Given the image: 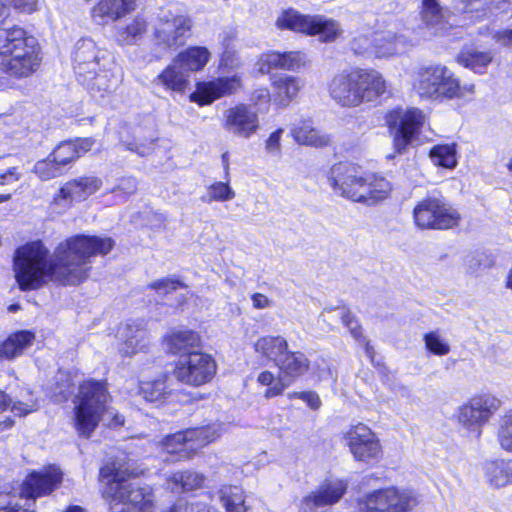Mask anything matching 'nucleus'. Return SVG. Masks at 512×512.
I'll use <instances>...</instances> for the list:
<instances>
[{
    "mask_svg": "<svg viewBox=\"0 0 512 512\" xmlns=\"http://www.w3.org/2000/svg\"><path fill=\"white\" fill-rule=\"evenodd\" d=\"M139 474L130 463L113 462L100 470V478L106 480L104 494L112 499L111 512H152L153 493L149 486L127 482L126 478Z\"/></svg>",
    "mask_w": 512,
    "mask_h": 512,
    "instance_id": "obj_2",
    "label": "nucleus"
},
{
    "mask_svg": "<svg viewBox=\"0 0 512 512\" xmlns=\"http://www.w3.org/2000/svg\"><path fill=\"white\" fill-rule=\"evenodd\" d=\"M456 60L458 64L465 68L483 74L493 61V54L491 51H480L474 47H466L460 51Z\"/></svg>",
    "mask_w": 512,
    "mask_h": 512,
    "instance_id": "obj_35",
    "label": "nucleus"
},
{
    "mask_svg": "<svg viewBox=\"0 0 512 512\" xmlns=\"http://www.w3.org/2000/svg\"><path fill=\"white\" fill-rule=\"evenodd\" d=\"M287 398L292 400V399H300L302 400L303 402L306 403V405L316 411L318 410L321 405H322V401L319 397V395L314 392V391H293V392H289L287 393Z\"/></svg>",
    "mask_w": 512,
    "mask_h": 512,
    "instance_id": "obj_57",
    "label": "nucleus"
},
{
    "mask_svg": "<svg viewBox=\"0 0 512 512\" xmlns=\"http://www.w3.org/2000/svg\"><path fill=\"white\" fill-rule=\"evenodd\" d=\"M74 63L76 75L87 77L90 71L106 66V51L99 49L91 39H81L76 44Z\"/></svg>",
    "mask_w": 512,
    "mask_h": 512,
    "instance_id": "obj_21",
    "label": "nucleus"
},
{
    "mask_svg": "<svg viewBox=\"0 0 512 512\" xmlns=\"http://www.w3.org/2000/svg\"><path fill=\"white\" fill-rule=\"evenodd\" d=\"M192 28L189 15L178 11H162L153 27L155 43L164 48H177L185 41Z\"/></svg>",
    "mask_w": 512,
    "mask_h": 512,
    "instance_id": "obj_10",
    "label": "nucleus"
},
{
    "mask_svg": "<svg viewBox=\"0 0 512 512\" xmlns=\"http://www.w3.org/2000/svg\"><path fill=\"white\" fill-rule=\"evenodd\" d=\"M218 498L226 512H248L244 491L238 486L225 485L218 490Z\"/></svg>",
    "mask_w": 512,
    "mask_h": 512,
    "instance_id": "obj_39",
    "label": "nucleus"
},
{
    "mask_svg": "<svg viewBox=\"0 0 512 512\" xmlns=\"http://www.w3.org/2000/svg\"><path fill=\"white\" fill-rule=\"evenodd\" d=\"M235 191L228 183L215 182L207 187L206 193L201 197L206 203L230 201L235 198Z\"/></svg>",
    "mask_w": 512,
    "mask_h": 512,
    "instance_id": "obj_49",
    "label": "nucleus"
},
{
    "mask_svg": "<svg viewBox=\"0 0 512 512\" xmlns=\"http://www.w3.org/2000/svg\"><path fill=\"white\" fill-rule=\"evenodd\" d=\"M16 10L24 13H32L37 9V0H9Z\"/></svg>",
    "mask_w": 512,
    "mask_h": 512,
    "instance_id": "obj_62",
    "label": "nucleus"
},
{
    "mask_svg": "<svg viewBox=\"0 0 512 512\" xmlns=\"http://www.w3.org/2000/svg\"><path fill=\"white\" fill-rule=\"evenodd\" d=\"M434 165L452 169L457 165L455 144L435 145L429 153Z\"/></svg>",
    "mask_w": 512,
    "mask_h": 512,
    "instance_id": "obj_46",
    "label": "nucleus"
},
{
    "mask_svg": "<svg viewBox=\"0 0 512 512\" xmlns=\"http://www.w3.org/2000/svg\"><path fill=\"white\" fill-rule=\"evenodd\" d=\"M222 127L231 135L249 139L259 129V117L250 105L238 104L224 111Z\"/></svg>",
    "mask_w": 512,
    "mask_h": 512,
    "instance_id": "obj_16",
    "label": "nucleus"
},
{
    "mask_svg": "<svg viewBox=\"0 0 512 512\" xmlns=\"http://www.w3.org/2000/svg\"><path fill=\"white\" fill-rule=\"evenodd\" d=\"M484 475L492 488H502L512 485V460L495 459L485 462Z\"/></svg>",
    "mask_w": 512,
    "mask_h": 512,
    "instance_id": "obj_31",
    "label": "nucleus"
},
{
    "mask_svg": "<svg viewBox=\"0 0 512 512\" xmlns=\"http://www.w3.org/2000/svg\"><path fill=\"white\" fill-rule=\"evenodd\" d=\"M257 383L267 387L264 392V397L266 399H271L281 395L289 385V383H286L281 373L275 375L268 370H264L258 374Z\"/></svg>",
    "mask_w": 512,
    "mask_h": 512,
    "instance_id": "obj_44",
    "label": "nucleus"
},
{
    "mask_svg": "<svg viewBox=\"0 0 512 512\" xmlns=\"http://www.w3.org/2000/svg\"><path fill=\"white\" fill-rule=\"evenodd\" d=\"M351 49L355 54L374 56V34L355 37L351 42Z\"/></svg>",
    "mask_w": 512,
    "mask_h": 512,
    "instance_id": "obj_55",
    "label": "nucleus"
},
{
    "mask_svg": "<svg viewBox=\"0 0 512 512\" xmlns=\"http://www.w3.org/2000/svg\"><path fill=\"white\" fill-rule=\"evenodd\" d=\"M174 512H218L213 506L203 502H179L174 506Z\"/></svg>",
    "mask_w": 512,
    "mask_h": 512,
    "instance_id": "obj_59",
    "label": "nucleus"
},
{
    "mask_svg": "<svg viewBox=\"0 0 512 512\" xmlns=\"http://www.w3.org/2000/svg\"><path fill=\"white\" fill-rule=\"evenodd\" d=\"M241 86V78L238 75L222 77L213 81L197 84L196 90L190 99L199 105H208L213 101L234 93Z\"/></svg>",
    "mask_w": 512,
    "mask_h": 512,
    "instance_id": "obj_20",
    "label": "nucleus"
},
{
    "mask_svg": "<svg viewBox=\"0 0 512 512\" xmlns=\"http://www.w3.org/2000/svg\"><path fill=\"white\" fill-rule=\"evenodd\" d=\"M311 33L309 35H318L322 42H331L341 35V28L338 22L321 15H315L313 19Z\"/></svg>",
    "mask_w": 512,
    "mask_h": 512,
    "instance_id": "obj_42",
    "label": "nucleus"
},
{
    "mask_svg": "<svg viewBox=\"0 0 512 512\" xmlns=\"http://www.w3.org/2000/svg\"><path fill=\"white\" fill-rule=\"evenodd\" d=\"M253 347L255 353L276 365L288 350V342L281 335H266L259 337Z\"/></svg>",
    "mask_w": 512,
    "mask_h": 512,
    "instance_id": "obj_32",
    "label": "nucleus"
},
{
    "mask_svg": "<svg viewBox=\"0 0 512 512\" xmlns=\"http://www.w3.org/2000/svg\"><path fill=\"white\" fill-rule=\"evenodd\" d=\"M205 481L204 475L195 471H177L167 478V484L174 492H190L201 488Z\"/></svg>",
    "mask_w": 512,
    "mask_h": 512,
    "instance_id": "obj_38",
    "label": "nucleus"
},
{
    "mask_svg": "<svg viewBox=\"0 0 512 512\" xmlns=\"http://www.w3.org/2000/svg\"><path fill=\"white\" fill-rule=\"evenodd\" d=\"M291 133L294 140L301 145L324 147L331 142L329 135L315 128L311 120H304L294 125Z\"/></svg>",
    "mask_w": 512,
    "mask_h": 512,
    "instance_id": "obj_34",
    "label": "nucleus"
},
{
    "mask_svg": "<svg viewBox=\"0 0 512 512\" xmlns=\"http://www.w3.org/2000/svg\"><path fill=\"white\" fill-rule=\"evenodd\" d=\"M497 442L504 451L512 453V408L507 410L499 420Z\"/></svg>",
    "mask_w": 512,
    "mask_h": 512,
    "instance_id": "obj_48",
    "label": "nucleus"
},
{
    "mask_svg": "<svg viewBox=\"0 0 512 512\" xmlns=\"http://www.w3.org/2000/svg\"><path fill=\"white\" fill-rule=\"evenodd\" d=\"M424 114L417 108L397 109L387 116V123L393 136V146L398 154L406 151L415 135L424 124Z\"/></svg>",
    "mask_w": 512,
    "mask_h": 512,
    "instance_id": "obj_12",
    "label": "nucleus"
},
{
    "mask_svg": "<svg viewBox=\"0 0 512 512\" xmlns=\"http://www.w3.org/2000/svg\"><path fill=\"white\" fill-rule=\"evenodd\" d=\"M304 85L301 78L292 75H274L271 78L274 100L281 106H287Z\"/></svg>",
    "mask_w": 512,
    "mask_h": 512,
    "instance_id": "obj_28",
    "label": "nucleus"
},
{
    "mask_svg": "<svg viewBox=\"0 0 512 512\" xmlns=\"http://www.w3.org/2000/svg\"><path fill=\"white\" fill-rule=\"evenodd\" d=\"M189 74L173 59L159 75L158 81L166 89L183 93L189 84Z\"/></svg>",
    "mask_w": 512,
    "mask_h": 512,
    "instance_id": "obj_37",
    "label": "nucleus"
},
{
    "mask_svg": "<svg viewBox=\"0 0 512 512\" xmlns=\"http://www.w3.org/2000/svg\"><path fill=\"white\" fill-rule=\"evenodd\" d=\"M94 142V139L90 137L64 141L57 145L50 154L54 157V161L63 168L90 151Z\"/></svg>",
    "mask_w": 512,
    "mask_h": 512,
    "instance_id": "obj_26",
    "label": "nucleus"
},
{
    "mask_svg": "<svg viewBox=\"0 0 512 512\" xmlns=\"http://www.w3.org/2000/svg\"><path fill=\"white\" fill-rule=\"evenodd\" d=\"M256 66L261 74H267L272 69H282L281 53L269 51L261 54L257 59Z\"/></svg>",
    "mask_w": 512,
    "mask_h": 512,
    "instance_id": "obj_52",
    "label": "nucleus"
},
{
    "mask_svg": "<svg viewBox=\"0 0 512 512\" xmlns=\"http://www.w3.org/2000/svg\"><path fill=\"white\" fill-rule=\"evenodd\" d=\"M40 65L36 39L24 29H0V70L16 78L34 73Z\"/></svg>",
    "mask_w": 512,
    "mask_h": 512,
    "instance_id": "obj_6",
    "label": "nucleus"
},
{
    "mask_svg": "<svg viewBox=\"0 0 512 512\" xmlns=\"http://www.w3.org/2000/svg\"><path fill=\"white\" fill-rule=\"evenodd\" d=\"M167 380L168 376L166 374H161L154 380L141 381L139 386V394L147 402L160 403L170 393Z\"/></svg>",
    "mask_w": 512,
    "mask_h": 512,
    "instance_id": "obj_41",
    "label": "nucleus"
},
{
    "mask_svg": "<svg viewBox=\"0 0 512 512\" xmlns=\"http://www.w3.org/2000/svg\"><path fill=\"white\" fill-rule=\"evenodd\" d=\"M412 86L420 97L432 100L460 98L474 92V85L461 86L455 74L442 64L416 68Z\"/></svg>",
    "mask_w": 512,
    "mask_h": 512,
    "instance_id": "obj_7",
    "label": "nucleus"
},
{
    "mask_svg": "<svg viewBox=\"0 0 512 512\" xmlns=\"http://www.w3.org/2000/svg\"><path fill=\"white\" fill-rule=\"evenodd\" d=\"M347 490L343 480H333L322 484L301 500L300 512H322L327 506L337 503Z\"/></svg>",
    "mask_w": 512,
    "mask_h": 512,
    "instance_id": "obj_19",
    "label": "nucleus"
},
{
    "mask_svg": "<svg viewBox=\"0 0 512 512\" xmlns=\"http://www.w3.org/2000/svg\"><path fill=\"white\" fill-rule=\"evenodd\" d=\"M419 502L418 495L412 490L388 487L360 498L357 507L359 512H409Z\"/></svg>",
    "mask_w": 512,
    "mask_h": 512,
    "instance_id": "obj_9",
    "label": "nucleus"
},
{
    "mask_svg": "<svg viewBox=\"0 0 512 512\" xmlns=\"http://www.w3.org/2000/svg\"><path fill=\"white\" fill-rule=\"evenodd\" d=\"M421 19L435 34H444L452 27L449 12L437 0H422Z\"/></svg>",
    "mask_w": 512,
    "mask_h": 512,
    "instance_id": "obj_29",
    "label": "nucleus"
},
{
    "mask_svg": "<svg viewBox=\"0 0 512 512\" xmlns=\"http://www.w3.org/2000/svg\"><path fill=\"white\" fill-rule=\"evenodd\" d=\"M408 47L406 38L392 31L374 33V57L389 58L404 53Z\"/></svg>",
    "mask_w": 512,
    "mask_h": 512,
    "instance_id": "obj_27",
    "label": "nucleus"
},
{
    "mask_svg": "<svg viewBox=\"0 0 512 512\" xmlns=\"http://www.w3.org/2000/svg\"><path fill=\"white\" fill-rule=\"evenodd\" d=\"M284 130L282 128L272 132L265 143L267 153L271 155H279L281 152V137Z\"/></svg>",
    "mask_w": 512,
    "mask_h": 512,
    "instance_id": "obj_60",
    "label": "nucleus"
},
{
    "mask_svg": "<svg viewBox=\"0 0 512 512\" xmlns=\"http://www.w3.org/2000/svg\"><path fill=\"white\" fill-rule=\"evenodd\" d=\"M413 217L415 224H456L461 220L457 209L437 197L421 200L413 209Z\"/></svg>",
    "mask_w": 512,
    "mask_h": 512,
    "instance_id": "obj_17",
    "label": "nucleus"
},
{
    "mask_svg": "<svg viewBox=\"0 0 512 512\" xmlns=\"http://www.w3.org/2000/svg\"><path fill=\"white\" fill-rule=\"evenodd\" d=\"M109 394L104 383L88 380L79 387L75 403L76 428L80 434L89 436L100 421L110 426L124 424L123 416L108 407Z\"/></svg>",
    "mask_w": 512,
    "mask_h": 512,
    "instance_id": "obj_5",
    "label": "nucleus"
},
{
    "mask_svg": "<svg viewBox=\"0 0 512 512\" xmlns=\"http://www.w3.org/2000/svg\"><path fill=\"white\" fill-rule=\"evenodd\" d=\"M485 255L483 253H469L463 258V265L467 273L476 274L482 267L488 264L484 261Z\"/></svg>",
    "mask_w": 512,
    "mask_h": 512,
    "instance_id": "obj_58",
    "label": "nucleus"
},
{
    "mask_svg": "<svg viewBox=\"0 0 512 512\" xmlns=\"http://www.w3.org/2000/svg\"><path fill=\"white\" fill-rule=\"evenodd\" d=\"M150 287L155 290L159 295H168L179 289H186V285L179 279L174 277H167L156 280L150 284Z\"/></svg>",
    "mask_w": 512,
    "mask_h": 512,
    "instance_id": "obj_53",
    "label": "nucleus"
},
{
    "mask_svg": "<svg viewBox=\"0 0 512 512\" xmlns=\"http://www.w3.org/2000/svg\"><path fill=\"white\" fill-rule=\"evenodd\" d=\"M342 440L356 461L368 463L381 456L382 449L376 433L363 423L345 430Z\"/></svg>",
    "mask_w": 512,
    "mask_h": 512,
    "instance_id": "obj_13",
    "label": "nucleus"
},
{
    "mask_svg": "<svg viewBox=\"0 0 512 512\" xmlns=\"http://www.w3.org/2000/svg\"><path fill=\"white\" fill-rule=\"evenodd\" d=\"M492 38L496 43L502 46H511L512 45V29H505L501 31H496L492 34Z\"/></svg>",
    "mask_w": 512,
    "mask_h": 512,
    "instance_id": "obj_63",
    "label": "nucleus"
},
{
    "mask_svg": "<svg viewBox=\"0 0 512 512\" xmlns=\"http://www.w3.org/2000/svg\"><path fill=\"white\" fill-rule=\"evenodd\" d=\"M329 182L335 194L368 205L385 199L391 191L385 178L363 175L359 167L347 162L332 166Z\"/></svg>",
    "mask_w": 512,
    "mask_h": 512,
    "instance_id": "obj_4",
    "label": "nucleus"
},
{
    "mask_svg": "<svg viewBox=\"0 0 512 512\" xmlns=\"http://www.w3.org/2000/svg\"><path fill=\"white\" fill-rule=\"evenodd\" d=\"M217 370L214 358L203 351L192 353L191 356L177 360L173 375L181 383L190 386H201L210 382Z\"/></svg>",
    "mask_w": 512,
    "mask_h": 512,
    "instance_id": "obj_11",
    "label": "nucleus"
},
{
    "mask_svg": "<svg viewBox=\"0 0 512 512\" xmlns=\"http://www.w3.org/2000/svg\"><path fill=\"white\" fill-rule=\"evenodd\" d=\"M282 69L296 70L306 65V56L299 51H289L281 53Z\"/></svg>",
    "mask_w": 512,
    "mask_h": 512,
    "instance_id": "obj_56",
    "label": "nucleus"
},
{
    "mask_svg": "<svg viewBox=\"0 0 512 512\" xmlns=\"http://www.w3.org/2000/svg\"><path fill=\"white\" fill-rule=\"evenodd\" d=\"M335 318L341 319L342 323L350 330L354 338L357 339L361 336V328L358 325L357 320L351 315L350 311L345 308L324 310L320 314L318 321L329 323L331 320Z\"/></svg>",
    "mask_w": 512,
    "mask_h": 512,
    "instance_id": "obj_45",
    "label": "nucleus"
},
{
    "mask_svg": "<svg viewBox=\"0 0 512 512\" xmlns=\"http://www.w3.org/2000/svg\"><path fill=\"white\" fill-rule=\"evenodd\" d=\"M116 189L126 194H132L137 189V180L134 177H124L120 180Z\"/></svg>",
    "mask_w": 512,
    "mask_h": 512,
    "instance_id": "obj_64",
    "label": "nucleus"
},
{
    "mask_svg": "<svg viewBox=\"0 0 512 512\" xmlns=\"http://www.w3.org/2000/svg\"><path fill=\"white\" fill-rule=\"evenodd\" d=\"M35 341V334L28 330L11 334L6 340L0 342V359H14L30 348Z\"/></svg>",
    "mask_w": 512,
    "mask_h": 512,
    "instance_id": "obj_33",
    "label": "nucleus"
},
{
    "mask_svg": "<svg viewBox=\"0 0 512 512\" xmlns=\"http://www.w3.org/2000/svg\"><path fill=\"white\" fill-rule=\"evenodd\" d=\"M126 149L138 154L139 156H147L153 151V142L138 143L137 141L130 142L126 145Z\"/></svg>",
    "mask_w": 512,
    "mask_h": 512,
    "instance_id": "obj_61",
    "label": "nucleus"
},
{
    "mask_svg": "<svg viewBox=\"0 0 512 512\" xmlns=\"http://www.w3.org/2000/svg\"><path fill=\"white\" fill-rule=\"evenodd\" d=\"M499 408V401L490 395L473 397L468 403L460 407L458 420L466 429L481 434L482 426Z\"/></svg>",
    "mask_w": 512,
    "mask_h": 512,
    "instance_id": "obj_15",
    "label": "nucleus"
},
{
    "mask_svg": "<svg viewBox=\"0 0 512 512\" xmlns=\"http://www.w3.org/2000/svg\"><path fill=\"white\" fill-rule=\"evenodd\" d=\"M386 91V81L376 70H344L335 74L328 84L331 99L348 108L373 101Z\"/></svg>",
    "mask_w": 512,
    "mask_h": 512,
    "instance_id": "obj_3",
    "label": "nucleus"
},
{
    "mask_svg": "<svg viewBox=\"0 0 512 512\" xmlns=\"http://www.w3.org/2000/svg\"><path fill=\"white\" fill-rule=\"evenodd\" d=\"M33 172L42 181H48L57 178L63 174V168L54 161V157L49 154L45 159L39 160L33 167Z\"/></svg>",
    "mask_w": 512,
    "mask_h": 512,
    "instance_id": "obj_47",
    "label": "nucleus"
},
{
    "mask_svg": "<svg viewBox=\"0 0 512 512\" xmlns=\"http://www.w3.org/2000/svg\"><path fill=\"white\" fill-rule=\"evenodd\" d=\"M310 362L306 355L300 351H289L282 356L276 364L285 381H295L309 369Z\"/></svg>",
    "mask_w": 512,
    "mask_h": 512,
    "instance_id": "obj_30",
    "label": "nucleus"
},
{
    "mask_svg": "<svg viewBox=\"0 0 512 512\" xmlns=\"http://www.w3.org/2000/svg\"><path fill=\"white\" fill-rule=\"evenodd\" d=\"M10 408L15 416H26L27 414L36 410V404L33 401L29 402H13L10 397L2 390H0V412Z\"/></svg>",
    "mask_w": 512,
    "mask_h": 512,
    "instance_id": "obj_50",
    "label": "nucleus"
},
{
    "mask_svg": "<svg viewBox=\"0 0 512 512\" xmlns=\"http://www.w3.org/2000/svg\"><path fill=\"white\" fill-rule=\"evenodd\" d=\"M114 246L110 237L76 235L59 242L51 253L41 240L29 241L15 251V277L21 290L50 281L77 285L88 277L93 259L106 256Z\"/></svg>",
    "mask_w": 512,
    "mask_h": 512,
    "instance_id": "obj_1",
    "label": "nucleus"
},
{
    "mask_svg": "<svg viewBox=\"0 0 512 512\" xmlns=\"http://www.w3.org/2000/svg\"><path fill=\"white\" fill-rule=\"evenodd\" d=\"M147 30L146 21L137 16L125 27L119 28L116 40L121 45H131L143 37Z\"/></svg>",
    "mask_w": 512,
    "mask_h": 512,
    "instance_id": "obj_43",
    "label": "nucleus"
},
{
    "mask_svg": "<svg viewBox=\"0 0 512 512\" xmlns=\"http://www.w3.org/2000/svg\"><path fill=\"white\" fill-rule=\"evenodd\" d=\"M62 479L63 473L56 466H48L39 471H33L22 484L21 497L36 499L49 495L58 488Z\"/></svg>",
    "mask_w": 512,
    "mask_h": 512,
    "instance_id": "obj_18",
    "label": "nucleus"
},
{
    "mask_svg": "<svg viewBox=\"0 0 512 512\" xmlns=\"http://www.w3.org/2000/svg\"><path fill=\"white\" fill-rule=\"evenodd\" d=\"M224 432L225 426L222 423L190 428L165 437L161 442V448L167 454L176 455L175 460L188 459L198 449L215 441Z\"/></svg>",
    "mask_w": 512,
    "mask_h": 512,
    "instance_id": "obj_8",
    "label": "nucleus"
},
{
    "mask_svg": "<svg viewBox=\"0 0 512 512\" xmlns=\"http://www.w3.org/2000/svg\"><path fill=\"white\" fill-rule=\"evenodd\" d=\"M117 335L122 342L120 351L127 356L142 351L149 343L144 321H133L120 325Z\"/></svg>",
    "mask_w": 512,
    "mask_h": 512,
    "instance_id": "obj_25",
    "label": "nucleus"
},
{
    "mask_svg": "<svg viewBox=\"0 0 512 512\" xmlns=\"http://www.w3.org/2000/svg\"><path fill=\"white\" fill-rule=\"evenodd\" d=\"M164 342L167 352L177 356V360L202 351L201 336L190 329L174 330L166 335Z\"/></svg>",
    "mask_w": 512,
    "mask_h": 512,
    "instance_id": "obj_22",
    "label": "nucleus"
},
{
    "mask_svg": "<svg viewBox=\"0 0 512 512\" xmlns=\"http://www.w3.org/2000/svg\"><path fill=\"white\" fill-rule=\"evenodd\" d=\"M235 37L234 33L231 32L224 38L223 44L225 46V50L222 54L220 64L221 66L228 69H238L241 67V61L237 55V53L229 48V41L233 40Z\"/></svg>",
    "mask_w": 512,
    "mask_h": 512,
    "instance_id": "obj_54",
    "label": "nucleus"
},
{
    "mask_svg": "<svg viewBox=\"0 0 512 512\" xmlns=\"http://www.w3.org/2000/svg\"><path fill=\"white\" fill-rule=\"evenodd\" d=\"M87 75L89 76H77L78 80L87 88L91 96L97 100H104L110 96L116 90L119 83L114 73L105 67L92 70Z\"/></svg>",
    "mask_w": 512,
    "mask_h": 512,
    "instance_id": "obj_24",
    "label": "nucleus"
},
{
    "mask_svg": "<svg viewBox=\"0 0 512 512\" xmlns=\"http://www.w3.org/2000/svg\"><path fill=\"white\" fill-rule=\"evenodd\" d=\"M314 16L303 15L296 10L290 9L282 12L277 19V26L281 29H289L294 32L311 33Z\"/></svg>",
    "mask_w": 512,
    "mask_h": 512,
    "instance_id": "obj_40",
    "label": "nucleus"
},
{
    "mask_svg": "<svg viewBox=\"0 0 512 512\" xmlns=\"http://www.w3.org/2000/svg\"><path fill=\"white\" fill-rule=\"evenodd\" d=\"M425 347L432 354L444 356L450 352L449 343L441 336L439 330H434L424 335Z\"/></svg>",
    "mask_w": 512,
    "mask_h": 512,
    "instance_id": "obj_51",
    "label": "nucleus"
},
{
    "mask_svg": "<svg viewBox=\"0 0 512 512\" xmlns=\"http://www.w3.org/2000/svg\"><path fill=\"white\" fill-rule=\"evenodd\" d=\"M135 7V0H99L91 7L90 16L96 24L106 25L131 13Z\"/></svg>",
    "mask_w": 512,
    "mask_h": 512,
    "instance_id": "obj_23",
    "label": "nucleus"
},
{
    "mask_svg": "<svg viewBox=\"0 0 512 512\" xmlns=\"http://www.w3.org/2000/svg\"><path fill=\"white\" fill-rule=\"evenodd\" d=\"M102 187V181L96 176H83L67 181L57 192L51 204L54 213H63L73 203L85 201Z\"/></svg>",
    "mask_w": 512,
    "mask_h": 512,
    "instance_id": "obj_14",
    "label": "nucleus"
},
{
    "mask_svg": "<svg viewBox=\"0 0 512 512\" xmlns=\"http://www.w3.org/2000/svg\"><path fill=\"white\" fill-rule=\"evenodd\" d=\"M211 53L206 47L191 46L180 52L174 59L187 72H196L204 68Z\"/></svg>",
    "mask_w": 512,
    "mask_h": 512,
    "instance_id": "obj_36",
    "label": "nucleus"
}]
</instances>
